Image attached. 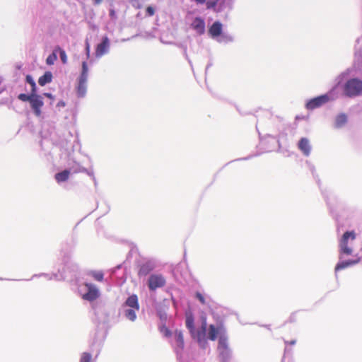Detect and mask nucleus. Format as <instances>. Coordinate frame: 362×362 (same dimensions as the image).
<instances>
[{
	"instance_id": "nucleus-30",
	"label": "nucleus",
	"mask_w": 362,
	"mask_h": 362,
	"mask_svg": "<svg viewBox=\"0 0 362 362\" xmlns=\"http://www.w3.org/2000/svg\"><path fill=\"white\" fill-rule=\"evenodd\" d=\"M146 11L148 16H152L155 13V10L152 6H148L146 9Z\"/></svg>"
},
{
	"instance_id": "nucleus-21",
	"label": "nucleus",
	"mask_w": 362,
	"mask_h": 362,
	"mask_svg": "<svg viewBox=\"0 0 362 362\" xmlns=\"http://www.w3.org/2000/svg\"><path fill=\"white\" fill-rule=\"evenodd\" d=\"M55 51L57 52H57L59 53V56H60L62 63L66 64L67 63V56H66L65 51L64 49H62L59 46L55 47Z\"/></svg>"
},
{
	"instance_id": "nucleus-22",
	"label": "nucleus",
	"mask_w": 362,
	"mask_h": 362,
	"mask_svg": "<svg viewBox=\"0 0 362 362\" xmlns=\"http://www.w3.org/2000/svg\"><path fill=\"white\" fill-rule=\"evenodd\" d=\"M89 274L94 278L95 280H96L98 281H103V277H104V274H103V272L91 271V272H90Z\"/></svg>"
},
{
	"instance_id": "nucleus-34",
	"label": "nucleus",
	"mask_w": 362,
	"mask_h": 362,
	"mask_svg": "<svg viewBox=\"0 0 362 362\" xmlns=\"http://www.w3.org/2000/svg\"><path fill=\"white\" fill-rule=\"evenodd\" d=\"M295 315H296V313H293L292 314L290 317H289V322H294L295 321Z\"/></svg>"
},
{
	"instance_id": "nucleus-27",
	"label": "nucleus",
	"mask_w": 362,
	"mask_h": 362,
	"mask_svg": "<svg viewBox=\"0 0 362 362\" xmlns=\"http://www.w3.org/2000/svg\"><path fill=\"white\" fill-rule=\"evenodd\" d=\"M92 359V356L90 354L84 352L82 354L81 357V362H90Z\"/></svg>"
},
{
	"instance_id": "nucleus-18",
	"label": "nucleus",
	"mask_w": 362,
	"mask_h": 362,
	"mask_svg": "<svg viewBox=\"0 0 362 362\" xmlns=\"http://www.w3.org/2000/svg\"><path fill=\"white\" fill-rule=\"evenodd\" d=\"M69 175L70 171L68 170H64L60 173L55 174L54 178L58 183H60L68 180Z\"/></svg>"
},
{
	"instance_id": "nucleus-17",
	"label": "nucleus",
	"mask_w": 362,
	"mask_h": 362,
	"mask_svg": "<svg viewBox=\"0 0 362 362\" xmlns=\"http://www.w3.org/2000/svg\"><path fill=\"white\" fill-rule=\"evenodd\" d=\"M126 305L139 310V305L138 303V298L136 295L130 296L125 302Z\"/></svg>"
},
{
	"instance_id": "nucleus-7",
	"label": "nucleus",
	"mask_w": 362,
	"mask_h": 362,
	"mask_svg": "<svg viewBox=\"0 0 362 362\" xmlns=\"http://www.w3.org/2000/svg\"><path fill=\"white\" fill-rule=\"evenodd\" d=\"M329 100L327 95H322L310 100L307 104L306 107L308 110H314L315 108L321 107Z\"/></svg>"
},
{
	"instance_id": "nucleus-16",
	"label": "nucleus",
	"mask_w": 362,
	"mask_h": 362,
	"mask_svg": "<svg viewBox=\"0 0 362 362\" xmlns=\"http://www.w3.org/2000/svg\"><path fill=\"white\" fill-rule=\"evenodd\" d=\"M221 32L222 25L218 21L214 23L209 30V33L212 37L219 36L221 34Z\"/></svg>"
},
{
	"instance_id": "nucleus-13",
	"label": "nucleus",
	"mask_w": 362,
	"mask_h": 362,
	"mask_svg": "<svg viewBox=\"0 0 362 362\" xmlns=\"http://www.w3.org/2000/svg\"><path fill=\"white\" fill-rule=\"evenodd\" d=\"M298 146L305 156H308L310 155L311 147L309 140L307 138H301L298 142Z\"/></svg>"
},
{
	"instance_id": "nucleus-10",
	"label": "nucleus",
	"mask_w": 362,
	"mask_h": 362,
	"mask_svg": "<svg viewBox=\"0 0 362 362\" xmlns=\"http://www.w3.org/2000/svg\"><path fill=\"white\" fill-rule=\"evenodd\" d=\"M218 335H219V337L221 335L226 336V331L223 326L216 327L214 325H210L209 327L208 338L211 341H215Z\"/></svg>"
},
{
	"instance_id": "nucleus-28",
	"label": "nucleus",
	"mask_w": 362,
	"mask_h": 362,
	"mask_svg": "<svg viewBox=\"0 0 362 362\" xmlns=\"http://www.w3.org/2000/svg\"><path fill=\"white\" fill-rule=\"evenodd\" d=\"M218 1L219 0H211V1H206L205 3H206V8L207 9L215 8Z\"/></svg>"
},
{
	"instance_id": "nucleus-3",
	"label": "nucleus",
	"mask_w": 362,
	"mask_h": 362,
	"mask_svg": "<svg viewBox=\"0 0 362 362\" xmlns=\"http://www.w3.org/2000/svg\"><path fill=\"white\" fill-rule=\"evenodd\" d=\"M344 92L349 98L362 95V81L358 78L349 79L344 85Z\"/></svg>"
},
{
	"instance_id": "nucleus-26",
	"label": "nucleus",
	"mask_w": 362,
	"mask_h": 362,
	"mask_svg": "<svg viewBox=\"0 0 362 362\" xmlns=\"http://www.w3.org/2000/svg\"><path fill=\"white\" fill-rule=\"evenodd\" d=\"M32 98H33V92H31V94L30 95L25 94V93H21L18 96V98L23 102H27V101L30 102Z\"/></svg>"
},
{
	"instance_id": "nucleus-33",
	"label": "nucleus",
	"mask_w": 362,
	"mask_h": 362,
	"mask_svg": "<svg viewBox=\"0 0 362 362\" xmlns=\"http://www.w3.org/2000/svg\"><path fill=\"white\" fill-rule=\"evenodd\" d=\"M86 50L87 56H88V57H89V55H90V45H89L88 42L86 43Z\"/></svg>"
},
{
	"instance_id": "nucleus-23",
	"label": "nucleus",
	"mask_w": 362,
	"mask_h": 362,
	"mask_svg": "<svg viewBox=\"0 0 362 362\" xmlns=\"http://www.w3.org/2000/svg\"><path fill=\"white\" fill-rule=\"evenodd\" d=\"M346 116L344 114L339 115L336 118V125L338 127L343 126L346 122Z\"/></svg>"
},
{
	"instance_id": "nucleus-9",
	"label": "nucleus",
	"mask_w": 362,
	"mask_h": 362,
	"mask_svg": "<svg viewBox=\"0 0 362 362\" xmlns=\"http://www.w3.org/2000/svg\"><path fill=\"white\" fill-rule=\"evenodd\" d=\"M31 107L33 108L36 116L41 115L40 108L43 106V101L40 95L33 93V98L30 102Z\"/></svg>"
},
{
	"instance_id": "nucleus-2",
	"label": "nucleus",
	"mask_w": 362,
	"mask_h": 362,
	"mask_svg": "<svg viewBox=\"0 0 362 362\" xmlns=\"http://www.w3.org/2000/svg\"><path fill=\"white\" fill-rule=\"evenodd\" d=\"M356 239V233L354 231H346L339 240V247L340 258L341 255H351L353 252L352 243Z\"/></svg>"
},
{
	"instance_id": "nucleus-8",
	"label": "nucleus",
	"mask_w": 362,
	"mask_h": 362,
	"mask_svg": "<svg viewBox=\"0 0 362 362\" xmlns=\"http://www.w3.org/2000/svg\"><path fill=\"white\" fill-rule=\"evenodd\" d=\"M84 285L87 288L88 292L83 295V299L88 301H93L97 299L99 296V291L96 286L89 283H86Z\"/></svg>"
},
{
	"instance_id": "nucleus-29",
	"label": "nucleus",
	"mask_w": 362,
	"mask_h": 362,
	"mask_svg": "<svg viewBox=\"0 0 362 362\" xmlns=\"http://www.w3.org/2000/svg\"><path fill=\"white\" fill-rule=\"evenodd\" d=\"M195 296H196V298L200 301V303L202 304H203V305L206 304L205 298L201 293L197 292Z\"/></svg>"
},
{
	"instance_id": "nucleus-35",
	"label": "nucleus",
	"mask_w": 362,
	"mask_h": 362,
	"mask_svg": "<svg viewBox=\"0 0 362 362\" xmlns=\"http://www.w3.org/2000/svg\"><path fill=\"white\" fill-rule=\"evenodd\" d=\"M103 0H93V4L95 5H99L100 4H101Z\"/></svg>"
},
{
	"instance_id": "nucleus-4",
	"label": "nucleus",
	"mask_w": 362,
	"mask_h": 362,
	"mask_svg": "<svg viewBox=\"0 0 362 362\" xmlns=\"http://www.w3.org/2000/svg\"><path fill=\"white\" fill-rule=\"evenodd\" d=\"M88 65L86 62L82 63V71L78 78V84L76 88L78 97H83L86 93V83L88 81Z\"/></svg>"
},
{
	"instance_id": "nucleus-6",
	"label": "nucleus",
	"mask_w": 362,
	"mask_h": 362,
	"mask_svg": "<svg viewBox=\"0 0 362 362\" xmlns=\"http://www.w3.org/2000/svg\"><path fill=\"white\" fill-rule=\"evenodd\" d=\"M166 280L162 274H151L148 280V286L149 290L155 291L157 288H162L165 285Z\"/></svg>"
},
{
	"instance_id": "nucleus-31",
	"label": "nucleus",
	"mask_w": 362,
	"mask_h": 362,
	"mask_svg": "<svg viewBox=\"0 0 362 362\" xmlns=\"http://www.w3.org/2000/svg\"><path fill=\"white\" fill-rule=\"evenodd\" d=\"M161 332H163L164 334L167 337H169L171 334L170 331L166 327H163L161 328Z\"/></svg>"
},
{
	"instance_id": "nucleus-15",
	"label": "nucleus",
	"mask_w": 362,
	"mask_h": 362,
	"mask_svg": "<svg viewBox=\"0 0 362 362\" xmlns=\"http://www.w3.org/2000/svg\"><path fill=\"white\" fill-rule=\"evenodd\" d=\"M175 337L176 341V350L182 351L184 349V337L181 331L176 330L175 332Z\"/></svg>"
},
{
	"instance_id": "nucleus-20",
	"label": "nucleus",
	"mask_w": 362,
	"mask_h": 362,
	"mask_svg": "<svg viewBox=\"0 0 362 362\" xmlns=\"http://www.w3.org/2000/svg\"><path fill=\"white\" fill-rule=\"evenodd\" d=\"M57 60V52L55 51V48H54L52 53L47 57L46 63L48 65H53Z\"/></svg>"
},
{
	"instance_id": "nucleus-37",
	"label": "nucleus",
	"mask_w": 362,
	"mask_h": 362,
	"mask_svg": "<svg viewBox=\"0 0 362 362\" xmlns=\"http://www.w3.org/2000/svg\"><path fill=\"white\" fill-rule=\"evenodd\" d=\"M287 343H288L291 345H293L296 344V340H291L290 341H288Z\"/></svg>"
},
{
	"instance_id": "nucleus-19",
	"label": "nucleus",
	"mask_w": 362,
	"mask_h": 362,
	"mask_svg": "<svg viewBox=\"0 0 362 362\" xmlns=\"http://www.w3.org/2000/svg\"><path fill=\"white\" fill-rule=\"evenodd\" d=\"M52 80V74L50 71H46L42 76L38 79V83L41 86H44L47 83H49Z\"/></svg>"
},
{
	"instance_id": "nucleus-5",
	"label": "nucleus",
	"mask_w": 362,
	"mask_h": 362,
	"mask_svg": "<svg viewBox=\"0 0 362 362\" xmlns=\"http://www.w3.org/2000/svg\"><path fill=\"white\" fill-rule=\"evenodd\" d=\"M218 350L222 361L226 362L230 356V351L228 348V339L226 336L221 335L219 337Z\"/></svg>"
},
{
	"instance_id": "nucleus-36",
	"label": "nucleus",
	"mask_w": 362,
	"mask_h": 362,
	"mask_svg": "<svg viewBox=\"0 0 362 362\" xmlns=\"http://www.w3.org/2000/svg\"><path fill=\"white\" fill-rule=\"evenodd\" d=\"M45 95L47 97V98H52V95L51 93H45Z\"/></svg>"
},
{
	"instance_id": "nucleus-14",
	"label": "nucleus",
	"mask_w": 362,
	"mask_h": 362,
	"mask_svg": "<svg viewBox=\"0 0 362 362\" xmlns=\"http://www.w3.org/2000/svg\"><path fill=\"white\" fill-rule=\"evenodd\" d=\"M360 262V258L339 262L335 267V272L346 269L350 266L355 265Z\"/></svg>"
},
{
	"instance_id": "nucleus-32",
	"label": "nucleus",
	"mask_w": 362,
	"mask_h": 362,
	"mask_svg": "<svg viewBox=\"0 0 362 362\" xmlns=\"http://www.w3.org/2000/svg\"><path fill=\"white\" fill-rule=\"evenodd\" d=\"M149 272V269H146L144 267H141L139 271V274L146 275Z\"/></svg>"
},
{
	"instance_id": "nucleus-11",
	"label": "nucleus",
	"mask_w": 362,
	"mask_h": 362,
	"mask_svg": "<svg viewBox=\"0 0 362 362\" xmlns=\"http://www.w3.org/2000/svg\"><path fill=\"white\" fill-rule=\"evenodd\" d=\"M110 47V40L107 36H105L102 39V42L99 43L95 49L96 57H101L103 55L106 54Z\"/></svg>"
},
{
	"instance_id": "nucleus-1",
	"label": "nucleus",
	"mask_w": 362,
	"mask_h": 362,
	"mask_svg": "<svg viewBox=\"0 0 362 362\" xmlns=\"http://www.w3.org/2000/svg\"><path fill=\"white\" fill-rule=\"evenodd\" d=\"M186 327L194 339H196L199 344L205 342V333L206 330V321L204 320L202 324L201 330L196 331L194 323V317L192 313L186 314Z\"/></svg>"
},
{
	"instance_id": "nucleus-24",
	"label": "nucleus",
	"mask_w": 362,
	"mask_h": 362,
	"mask_svg": "<svg viewBox=\"0 0 362 362\" xmlns=\"http://www.w3.org/2000/svg\"><path fill=\"white\" fill-rule=\"evenodd\" d=\"M136 310L134 308L127 309L125 311V316L127 317V318L132 321L135 320V319L136 318Z\"/></svg>"
},
{
	"instance_id": "nucleus-25",
	"label": "nucleus",
	"mask_w": 362,
	"mask_h": 362,
	"mask_svg": "<svg viewBox=\"0 0 362 362\" xmlns=\"http://www.w3.org/2000/svg\"><path fill=\"white\" fill-rule=\"evenodd\" d=\"M25 80H26V82L28 83L32 87L31 92H33V93H35L36 84H35V82L34 81V80L33 79V78L31 77V76L28 75L25 78Z\"/></svg>"
},
{
	"instance_id": "nucleus-12",
	"label": "nucleus",
	"mask_w": 362,
	"mask_h": 362,
	"mask_svg": "<svg viewBox=\"0 0 362 362\" xmlns=\"http://www.w3.org/2000/svg\"><path fill=\"white\" fill-rule=\"evenodd\" d=\"M191 25L198 34L202 35L204 33L205 23L201 18H195Z\"/></svg>"
}]
</instances>
